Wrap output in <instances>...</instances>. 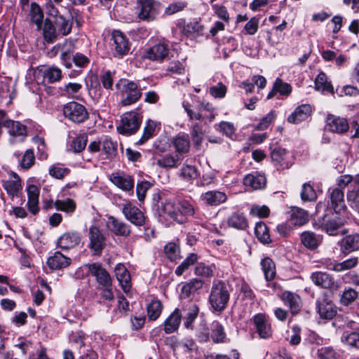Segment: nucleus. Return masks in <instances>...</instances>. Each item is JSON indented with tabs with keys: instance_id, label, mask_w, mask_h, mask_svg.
<instances>
[{
	"instance_id": "f257e3e1",
	"label": "nucleus",
	"mask_w": 359,
	"mask_h": 359,
	"mask_svg": "<svg viewBox=\"0 0 359 359\" xmlns=\"http://www.w3.org/2000/svg\"><path fill=\"white\" fill-rule=\"evenodd\" d=\"M195 215L192 203L187 200H180L177 203L166 201L162 203L161 216L170 224L175 223L183 224L189 221L191 216Z\"/></svg>"
},
{
	"instance_id": "f03ea898",
	"label": "nucleus",
	"mask_w": 359,
	"mask_h": 359,
	"mask_svg": "<svg viewBox=\"0 0 359 359\" xmlns=\"http://www.w3.org/2000/svg\"><path fill=\"white\" fill-rule=\"evenodd\" d=\"M231 290V285L224 280H215L212 282L208 302L213 312L221 313L226 309Z\"/></svg>"
},
{
	"instance_id": "7ed1b4c3",
	"label": "nucleus",
	"mask_w": 359,
	"mask_h": 359,
	"mask_svg": "<svg viewBox=\"0 0 359 359\" xmlns=\"http://www.w3.org/2000/svg\"><path fill=\"white\" fill-rule=\"evenodd\" d=\"M182 106L187 112L189 120L202 121L204 123L212 122L217 114L215 108L210 102H201L196 107V111L191 109V105L189 102L184 101Z\"/></svg>"
},
{
	"instance_id": "20e7f679",
	"label": "nucleus",
	"mask_w": 359,
	"mask_h": 359,
	"mask_svg": "<svg viewBox=\"0 0 359 359\" xmlns=\"http://www.w3.org/2000/svg\"><path fill=\"white\" fill-rule=\"evenodd\" d=\"M142 116L135 111L124 113L117 126L118 133L123 135H132L137 133L142 123Z\"/></svg>"
},
{
	"instance_id": "39448f33",
	"label": "nucleus",
	"mask_w": 359,
	"mask_h": 359,
	"mask_svg": "<svg viewBox=\"0 0 359 359\" xmlns=\"http://www.w3.org/2000/svg\"><path fill=\"white\" fill-rule=\"evenodd\" d=\"M140 84L133 81L126 80L122 86L121 94L122 106H129L136 103L142 96V90Z\"/></svg>"
},
{
	"instance_id": "423d86ee",
	"label": "nucleus",
	"mask_w": 359,
	"mask_h": 359,
	"mask_svg": "<svg viewBox=\"0 0 359 359\" xmlns=\"http://www.w3.org/2000/svg\"><path fill=\"white\" fill-rule=\"evenodd\" d=\"M88 239V248L94 255L100 256L107 245V237L103 231L96 225L90 226Z\"/></svg>"
},
{
	"instance_id": "0eeeda50",
	"label": "nucleus",
	"mask_w": 359,
	"mask_h": 359,
	"mask_svg": "<svg viewBox=\"0 0 359 359\" xmlns=\"http://www.w3.org/2000/svg\"><path fill=\"white\" fill-rule=\"evenodd\" d=\"M63 114L70 121L75 123L85 122L89 118V114L85 106L77 102H69L63 107Z\"/></svg>"
},
{
	"instance_id": "6e6552de",
	"label": "nucleus",
	"mask_w": 359,
	"mask_h": 359,
	"mask_svg": "<svg viewBox=\"0 0 359 359\" xmlns=\"http://www.w3.org/2000/svg\"><path fill=\"white\" fill-rule=\"evenodd\" d=\"M270 155L274 167L278 171L289 169L294 163V157L290 152L280 147L271 149Z\"/></svg>"
},
{
	"instance_id": "1a4fd4ad",
	"label": "nucleus",
	"mask_w": 359,
	"mask_h": 359,
	"mask_svg": "<svg viewBox=\"0 0 359 359\" xmlns=\"http://www.w3.org/2000/svg\"><path fill=\"white\" fill-rule=\"evenodd\" d=\"M256 332L261 339H269L273 335V329L271 327L269 317L265 313H257L251 319Z\"/></svg>"
},
{
	"instance_id": "9d476101",
	"label": "nucleus",
	"mask_w": 359,
	"mask_h": 359,
	"mask_svg": "<svg viewBox=\"0 0 359 359\" xmlns=\"http://www.w3.org/2000/svg\"><path fill=\"white\" fill-rule=\"evenodd\" d=\"M318 222L321 229L330 236H337L340 233H344L342 228L345 220L340 217L324 215L319 219Z\"/></svg>"
},
{
	"instance_id": "9b49d317",
	"label": "nucleus",
	"mask_w": 359,
	"mask_h": 359,
	"mask_svg": "<svg viewBox=\"0 0 359 359\" xmlns=\"http://www.w3.org/2000/svg\"><path fill=\"white\" fill-rule=\"evenodd\" d=\"M122 213L127 220L133 224L142 226L146 224V216L144 213L130 201H127L122 205Z\"/></svg>"
},
{
	"instance_id": "f8f14e48",
	"label": "nucleus",
	"mask_w": 359,
	"mask_h": 359,
	"mask_svg": "<svg viewBox=\"0 0 359 359\" xmlns=\"http://www.w3.org/2000/svg\"><path fill=\"white\" fill-rule=\"evenodd\" d=\"M1 184L6 193L13 198L18 196L22 189V180L13 171L7 172V175L4 176L1 180Z\"/></svg>"
},
{
	"instance_id": "ddd939ff",
	"label": "nucleus",
	"mask_w": 359,
	"mask_h": 359,
	"mask_svg": "<svg viewBox=\"0 0 359 359\" xmlns=\"http://www.w3.org/2000/svg\"><path fill=\"white\" fill-rule=\"evenodd\" d=\"M113 43L111 48L114 50L115 57H122L129 53L130 50V43L128 39L119 30H114L112 32Z\"/></svg>"
},
{
	"instance_id": "4468645a",
	"label": "nucleus",
	"mask_w": 359,
	"mask_h": 359,
	"mask_svg": "<svg viewBox=\"0 0 359 359\" xmlns=\"http://www.w3.org/2000/svg\"><path fill=\"white\" fill-rule=\"evenodd\" d=\"M138 18L142 20H153L158 14L161 4L154 0H138Z\"/></svg>"
},
{
	"instance_id": "2eb2a0df",
	"label": "nucleus",
	"mask_w": 359,
	"mask_h": 359,
	"mask_svg": "<svg viewBox=\"0 0 359 359\" xmlns=\"http://www.w3.org/2000/svg\"><path fill=\"white\" fill-rule=\"evenodd\" d=\"M169 43L165 41L159 42L147 48L144 53V58L162 62L169 55Z\"/></svg>"
},
{
	"instance_id": "dca6fc26",
	"label": "nucleus",
	"mask_w": 359,
	"mask_h": 359,
	"mask_svg": "<svg viewBox=\"0 0 359 359\" xmlns=\"http://www.w3.org/2000/svg\"><path fill=\"white\" fill-rule=\"evenodd\" d=\"M86 266L88 269V273L95 278L100 286L109 287L112 285V278L109 273L101 263L95 262Z\"/></svg>"
},
{
	"instance_id": "f3484780",
	"label": "nucleus",
	"mask_w": 359,
	"mask_h": 359,
	"mask_svg": "<svg viewBox=\"0 0 359 359\" xmlns=\"http://www.w3.org/2000/svg\"><path fill=\"white\" fill-rule=\"evenodd\" d=\"M7 129L9 134L8 142L11 145L23 142L27 136V126L19 121L13 120Z\"/></svg>"
},
{
	"instance_id": "a211bd4d",
	"label": "nucleus",
	"mask_w": 359,
	"mask_h": 359,
	"mask_svg": "<svg viewBox=\"0 0 359 359\" xmlns=\"http://www.w3.org/2000/svg\"><path fill=\"white\" fill-rule=\"evenodd\" d=\"M106 225L109 230L117 236L128 237L130 235V225L114 216L108 217Z\"/></svg>"
},
{
	"instance_id": "6ab92c4d",
	"label": "nucleus",
	"mask_w": 359,
	"mask_h": 359,
	"mask_svg": "<svg viewBox=\"0 0 359 359\" xmlns=\"http://www.w3.org/2000/svg\"><path fill=\"white\" fill-rule=\"evenodd\" d=\"M280 300L285 306H287L292 316L299 313L302 309V302L300 297L292 292L284 291L279 295Z\"/></svg>"
},
{
	"instance_id": "aec40b11",
	"label": "nucleus",
	"mask_w": 359,
	"mask_h": 359,
	"mask_svg": "<svg viewBox=\"0 0 359 359\" xmlns=\"http://www.w3.org/2000/svg\"><path fill=\"white\" fill-rule=\"evenodd\" d=\"M109 179L115 186L125 191H130L133 189V178L124 172H112L109 175Z\"/></svg>"
},
{
	"instance_id": "412c9836",
	"label": "nucleus",
	"mask_w": 359,
	"mask_h": 359,
	"mask_svg": "<svg viewBox=\"0 0 359 359\" xmlns=\"http://www.w3.org/2000/svg\"><path fill=\"white\" fill-rule=\"evenodd\" d=\"M313 283L322 288L334 290L337 288V284L334 278L326 272L316 271L311 275Z\"/></svg>"
},
{
	"instance_id": "4be33fe9",
	"label": "nucleus",
	"mask_w": 359,
	"mask_h": 359,
	"mask_svg": "<svg viewBox=\"0 0 359 359\" xmlns=\"http://www.w3.org/2000/svg\"><path fill=\"white\" fill-rule=\"evenodd\" d=\"M325 128L332 133H343L348 130L349 126L346 118L330 114L326 119Z\"/></svg>"
},
{
	"instance_id": "5701e85b",
	"label": "nucleus",
	"mask_w": 359,
	"mask_h": 359,
	"mask_svg": "<svg viewBox=\"0 0 359 359\" xmlns=\"http://www.w3.org/2000/svg\"><path fill=\"white\" fill-rule=\"evenodd\" d=\"M267 180L264 174L254 172L245 176L243 184L252 190H262L265 189Z\"/></svg>"
},
{
	"instance_id": "b1692460",
	"label": "nucleus",
	"mask_w": 359,
	"mask_h": 359,
	"mask_svg": "<svg viewBox=\"0 0 359 359\" xmlns=\"http://www.w3.org/2000/svg\"><path fill=\"white\" fill-rule=\"evenodd\" d=\"M81 240V235L78 231H67L57 240V246L62 250H69L77 246Z\"/></svg>"
},
{
	"instance_id": "393cba45",
	"label": "nucleus",
	"mask_w": 359,
	"mask_h": 359,
	"mask_svg": "<svg viewBox=\"0 0 359 359\" xmlns=\"http://www.w3.org/2000/svg\"><path fill=\"white\" fill-rule=\"evenodd\" d=\"M182 313L180 309L176 308L163 323V331L169 334L177 331L182 322Z\"/></svg>"
},
{
	"instance_id": "a878e982",
	"label": "nucleus",
	"mask_w": 359,
	"mask_h": 359,
	"mask_svg": "<svg viewBox=\"0 0 359 359\" xmlns=\"http://www.w3.org/2000/svg\"><path fill=\"white\" fill-rule=\"evenodd\" d=\"M200 199L206 205L217 206L226 201L227 196L223 191L212 190L203 193Z\"/></svg>"
},
{
	"instance_id": "bb28decb",
	"label": "nucleus",
	"mask_w": 359,
	"mask_h": 359,
	"mask_svg": "<svg viewBox=\"0 0 359 359\" xmlns=\"http://www.w3.org/2000/svg\"><path fill=\"white\" fill-rule=\"evenodd\" d=\"M116 278L124 292H128L131 287L130 275L123 264L119 263L114 268Z\"/></svg>"
},
{
	"instance_id": "cd10ccee",
	"label": "nucleus",
	"mask_w": 359,
	"mask_h": 359,
	"mask_svg": "<svg viewBox=\"0 0 359 359\" xmlns=\"http://www.w3.org/2000/svg\"><path fill=\"white\" fill-rule=\"evenodd\" d=\"M28 201L27 207L28 210L33 215H36L39 211V200L40 190L35 184H29L26 187Z\"/></svg>"
},
{
	"instance_id": "c85d7f7f",
	"label": "nucleus",
	"mask_w": 359,
	"mask_h": 359,
	"mask_svg": "<svg viewBox=\"0 0 359 359\" xmlns=\"http://www.w3.org/2000/svg\"><path fill=\"white\" fill-rule=\"evenodd\" d=\"M182 313L184 314V325L186 329H192V324L198 317L199 307L194 303L183 305Z\"/></svg>"
},
{
	"instance_id": "c756f323",
	"label": "nucleus",
	"mask_w": 359,
	"mask_h": 359,
	"mask_svg": "<svg viewBox=\"0 0 359 359\" xmlns=\"http://www.w3.org/2000/svg\"><path fill=\"white\" fill-rule=\"evenodd\" d=\"M13 156L18 160V167L22 170H27L35 163V155L32 149H27L22 155L20 151H15Z\"/></svg>"
},
{
	"instance_id": "7c9ffc66",
	"label": "nucleus",
	"mask_w": 359,
	"mask_h": 359,
	"mask_svg": "<svg viewBox=\"0 0 359 359\" xmlns=\"http://www.w3.org/2000/svg\"><path fill=\"white\" fill-rule=\"evenodd\" d=\"M311 112L312 108L310 104H302L294 109L287 120L290 123L297 124L306 120Z\"/></svg>"
},
{
	"instance_id": "2f4dec72",
	"label": "nucleus",
	"mask_w": 359,
	"mask_h": 359,
	"mask_svg": "<svg viewBox=\"0 0 359 359\" xmlns=\"http://www.w3.org/2000/svg\"><path fill=\"white\" fill-rule=\"evenodd\" d=\"M316 90L324 94H334V87L327 74L323 72H320L314 81Z\"/></svg>"
},
{
	"instance_id": "473e14b6",
	"label": "nucleus",
	"mask_w": 359,
	"mask_h": 359,
	"mask_svg": "<svg viewBox=\"0 0 359 359\" xmlns=\"http://www.w3.org/2000/svg\"><path fill=\"white\" fill-rule=\"evenodd\" d=\"M331 205L336 213H340L346 209L344 191L339 188H334L330 194Z\"/></svg>"
},
{
	"instance_id": "72a5a7b5",
	"label": "nucleus",
	"mask_w": 359,
	"mask_h": 359,
	"mask_svg": "<svg viewBox=\"0 0 359 359\" xmlns=\"http://www.w3.org/2000/svg\"><path fill=\"white\" fill-rule=\"evenodd\" d=\"M226 223L228 226L238 229L246 230L248 227V222L243 212H232L227 218Z\"/></svg>"
},
{
	"instance_id": "f704fd0d",
	"label": "nucleus",
	"mask_w": 359,
	"mask_h": 359,
	"mask_svg": "<svg viewBox=\"0 0 359 359\" xmlns=\"http://www.w3.org/2000/svg\"><path fill=\"white\" fill-rule=\"evenodd\" d=\"M46 263L50 269L59 270L68 266L71 264V259L57 251L48 259Z\"/></svg>"
},
{
	"instance_id": "c9c22d12",
	"label": "nucleus",
	"mask_w": 359,
	"mask_h": 359,
	"mask_svg": "<svg viewBox=\"0 0 359 359\" xmlns=\"http://www.w3.org/2000/svg\"><path fill=\"white\" fill-rule=\"evenodd\" d=\"M346 198L352 208L359 210V175L354 177L353 182L347 192Z\"/></svg>"
},
{
	"instance_id": "e433bc0d",
	"label": "nucleus",
	"mask_w": 359,
	"mask_h": 359,
	"mask_svg": "<svg viewBox=\"0 0 359 359\" xmlns=\"http://www.w3.org/2000/svg\"><path fill=\"white\" fill-rule=\"evenodd\" d=\"M318 313L321 318L332 319L337 314V307L334 304L325 299L318 302L317 305Z\"/></svg>"
},
{
	"instance_id": "4c0bfd02",
	"label": "nucleus",
	"mask_w": 359,
	"mask_h": 359,
	"mask_svg": "<svg viewBox=\"0 0 359 359\" xmlns=\"http://www.w3.org/2000/svg\"><path fill=\"white\" fill-rule=\"evenodd\" d=\"M341 251L347 255L359 249V234L346 236L340 242Z\"/></svg>"
},
{
	"instance_id": "58836bf2",
	"label": "nucleus",
	"mask_w": 359,
	"mask_h": 359,
	"mask_svg": "<svg viewBox=\"0 0 359 359\" xmlns=\"http://www.w3.org/2000/svg\"><path fill=\"white\" fill-rule=\"evenodd\" d=\"M204 281L198 278H192L189 282L185 283L181 289V296L183 298H188L195 294L198 290L202 289Z\"/></svg>"
},
{
	"instance_id": "ea45409f",
	"label": "nucleus",
	"mask_w": 359,
	"mask_h": 359,
	"mask_svg": "<svg viewBox=\"0 0 359 359\" xmlns=\"http://www.w3.org/2000/svg\"><path fill=\"white\" fill-rule=\"evenodd\" d=\"M210 330V337L215 344L226 343L229 341L224 327L219 321H213L211 324Z\"/></svg>"
},
{
	"instance_id": "a19ab883",
	"label": "nucleus",
	"mask_w": 359,
	"mask_h": 359,
	"mask_svg": "<svg viewBox=\"0 0 359 359\" xmlns=\"http://www.w3.org/2000/svg\"><path fill=\"white\" fill-rule=\"evenodd\" d=\"M290 221L294 226H303L309 221L307 211L297 207L291 209Z\"/></svg>"
},
{
	"instance_id": "79ce46f5",
	"label": "nucleus",
	"mask_w": 359,
	"mask_h": 359,
	"mask_svg": "<svg viewBox=\"0 0 359 359\" xmlns=\"http://www.w3.org/2000/svg\"><path fill=\"white\" fill-rule=\"evenodd\" d=\"M292 92V86L290 84L283 82L280 78H277L273 86L272 90L267 95V99L273 98L276 93H279L283 96H288Z\"/></svg>"
},
{
	"instance_id": "37998d69",
	"label": "nucleus",
	"mask_w": 359,
	"mask_h": 359,
	"mask_svg": "<svg viewBox=\"0 0 359 359\" xmlns=\"http://www.w3.org/2000/svg\"><path fill=\"white\" fill-rule=\"evenodd\" d=\"M300 238L303 245L311 250H316L322 242V238L311 231L303 232Z\"/></svg>"
},
{
	"instance_id": "c03bdc74",
	"label": "nucleus",
	"mask_w": 359,
	"mask_h": 359,
	"mask_svg": "<svg viewBox=\"0 0 359 359\" xmlns=\"http://www.w3.org/2000/svg\"><path fill=\"white\" fill-rule=\"evenodd\" d=\"M175 151L179 154H187L190 149V140L187 134H180L172 140Z\"/></svg>"
},
{
	"instance_id": "a18cd8bd",
	"label": "nucleus",
	"mask_w": 359,
	"mask_h": 359,
	"mask_svg": "<svg viewBox=\"0 0 359 359\" xmlns=\"http://www.w3.org/2000/svg\"><path fill=\"white\" fill-rule=\"evenodd\" d=\"M204 27L199 22L193 20L184 25L182 32L187 37H197L203 34Z\"/></svg>"
},
{
	"instance_id": "49530a36",
	"label": "nucleus",
	"mask_w": 359,
	"mask_h": 359,
	"mask_svg": "<svg viewBox=\"0 0 359 359\" xmlns=\"http://www.w3.org/2000/svg\"><path fill=\"white\" fill-rule=\"evenodd\" d=\"M255 233L258 241L263 244L272 243L269 228L264 222H257L255 227Z\"/></svg>"
},
{
	"instance_id": "de8ad7c7",
	"label": "nucleus",
	"mask_w": 359,
	"mask_h": 359,
	"mask_svg": "<svg viewBox=\"0 0 359 359\" xmlns=\"http://www.w3.org/2000/svg\"><path fill=\"white\" fill-rule=\"evenodd\" d=\"M262 269L266 280L270 281L274 279L276 274L275 262L270 257H264L261 261Z\"/></svg>"
},
{
	"instance_id": "09e8293b",
	"label": "nucleus",
	"mask_w": 359,
	"mask_h": 359,
	"mask_svg": "<svg viewBox=\"0 0 359 359\" xmlns=\"http://www.w3.org/2000/svg\"><path fill=\"white\" fill-rule=\"evenodd\" d=\"M54 207L57 210L72 214L76 210V204L73 199L67 198L65 200H56L54 202Z\"/></svg>"
},
{
	"instance_id": "8fccbe9b",
	"label": "nucleus",
	"mask_w": 359,
	"mask_h": 359,
	"mask_svg": "<svg viewBox=\"0 0 359 359\" xmlns=\"http://www.w3.org/2000/svg\"><path fill=\"white\" fill-rule=\"evenodd\" d=\"M30 18L32 22L37 26V29H41L43 20V12L39 5L35 2L31 4Z\"/></svg>"
},
{
	"instance_id": "3c124183",
	"label": "nucleus",
	"mask_w": 359,
	"mask_h": 359,
	"mask_svg": "<svg viewBox=\"0 0 359 359\" xmlns=\"http://www.w3.org/2000/svg\"><path fill=\"white\" fill-rule=\"evenodd\" d=\"M178 161L179 157L177 154H167L157 159L156 165L163 168H172L177 167Z\"/></svg>"
},
{
	"instance_id": "603ef678",
	"label": "nucleus",
	"mask_w": 359,
	"mask_h": 359,
	"mask_svg": "<svg viewBox=\"0 0 359 359\" xmlns=\"http://www.w3.org/2000/svg\"><path fill=\"white\" fill-rule=\"evenodd\" d=\"M191 136L194 146L199 149L204 139V131L203 126L200 123H195L191 126Z\"/></svg>"
},
{
	"instance_id": "864d4df0",
	"label": "nucleus",
	"mask_w": 359,
	"mask_h": 359,
	"mask_svg": "<svg viewBox=\"0 0 359 359\" xmlns=\"http://www.w3.org/2000/svg\"><path fill=\"white\" fill-rule=\"evenodd\" d=\"M341 341L350 347L359 349V327L355 331L344 332Z\"/></svg>"
},
{
	"instance_id": "5fc2aeb1",
	"label": "nucleus",
	"mask_w": 359,
	"mask_h": 359,
	"mask_svg": "<svg viewBox=\"0 0 359 359\" xmlns=\"http://www.w3.org/2000/svg\"><path fill=\"white\" fill-rule=\"evenodd\" d=\"M62 77V71L57 67H50L43 72V79L49 83H53L61 80Z\"/></svg>"
},
{
	"instance_id": "6e6d98bb",
	"label": "nucleus",
	"mask_w": 359,
	"mask_h": 359,
	"mask_svg": "<svg viewBox=\"0 0 359 359\" xmlns=\"http://www.w3.org/2000/svg\"><path fill=\"white\" fill-rule=\"evenodd\" d=\"M162 304L158 299H153L147 306V315L151 320H156L162 312Z\"/></svg>"
},
{
	"instance_id": "4d7b16f0",
	"label": "nucleus",
	"mask_w": 359,
	"mask_h": 359,
	"mask_svg": "<svg viewBox=\"0 0 359 359\" xmlns=\"http://www.w3.org/2000/svg\"><path fill=\"white\" fill-rule=\"evenodd\" d=\"M215 266L214 264L207 265L203 262L198 263L194 269V273L198 276L210 278L213 276Z\"/></svg>"
},
{
	"instance_id": "13d9d810",
	"label": "nucleus",
	"mask_w": 359,
	"mask_h": 359,
	"mask_svg": "<svg viewBox=\"0 0 359 359\" xmlns=\"http://www.w3.org/2000/svg\"><path fill=\"white\" fill-rule=\"evenodd\" d=\"M198 257L195 253H191L175 269V274L182 276L191 265L197 262Z\"/></svg>"
},
{
	"instance_id": "bf43d9fd",
	"label": "nucleus",
	"mask_w": 359,
	"mask_h": 359,
	"mask_svg": "<svg viewBox=\"0 0 359 359\" xmlns=\"http://www.w3.org/2000/svg\"><path fill=\"white\" fill-rule=\"evenodd\" d=\"M156 128V123L154 121L149 120L147 122L145 127L144 128L143 134L140 139L138 143L140 144H143L148 140L151 138L154 135V133Z\"/></svg>"
},
{
	"instance_id": "052dcab7",
	"label": "nucleus",
	"mask_w": 359,
	"mask_h": 359,
	"mask_svg": "<svg viewBox=\"0 0 359 359\" xmlns=\"http://www.w3.org/2000/svg\"><path fill=\"white\" fill-rule=\"evenodd\" d=\"M70 173V170L63 165L57 163L51 165L49 168V174L54 178L62 180Z\"/></svg>"
},
{
	"instance_id": "680f3d73",
	"label": "nucleus",
	"mask_w": 359,
	"mask_h": 359,
	"mask_svg": "<svg viewBox=\"0 0 359 359\" xmlns=\"http://www.w3.org/2000/svg\"><path fill=\"white\" fill-rule=\"evenodd\" d=\"M358 297V292L351 287L344 290L341 295L340 302L344 306H348L356 300Z\"/></svg>"
},
{
	"instance_id": "e2e57ef3",
	"label": "nucleus",
	"mask_w": 359,
	"mask_h": 359,
	"mask_svg": "<svg viewBox=\"0 0 359 359\" xmlns=\"http://www.w3.org/2000/svg\"><path fill=\"white\" fill-rule=\"evenodd\" d=\"M56 25L59 33L63 36L68 35L72 31V22L69 20H66L62 15H59L56 18Z\"/></svg>"
},
{
	"instance_id": "0e129e2a",
	"label": "nucleus",
	"mask_w": 359,
	"mask_h": 359,
	"mask_svg": "<svg viewBox=\"0 0 359 359\" xmlns=\"http://www.w3.org/2000/svg\"><path fill=\"white\" fill-rule=\"evenodd\" d=\"M102 150L107 158H113L117 153V144L110 138H105L102 142Z\"/></svg>"
},
{
	"instance_id": "69168bd1",
	"label": "nucleus",
	"mask_w": 359,
	"mask_h": 359,
	"mask_svg": "<svg viewBox=\"0 0 359 359\" xmlns=\"http://www.w3.org/2000/svg\"><path fill=\"white\" fill-rule=\"evenodd\" d=\"M88 137L86 134L80 135L73 139L70 147L76 153L82 151L86 147Z\"/></svg>"
},
{
	"instance_id": "338daca9",
	"label": "nucleus",
	"mask_w": 359,
	"mask_h": 359,
	"mask_svg": "<svg viewBox=\"0 0 359 359\" xmlns=\"http://www.w3.org/2000/svg\"><path fill=\"white\" fill-rule=\"evenodd\" d=\"M250 215L252 217L266 218L270 215V209L266 205H259L254 204L250 208Z\"/></svg>"
},
{
	"instance_id": "774afa93",
	"label": "nucleus",
	"mask_w": 359,
	"mask_h": 359,
	"mask_svg": "<svg viewBox=\"0 0 359 359\" xmlns=\"http://www.w3.org/2000/svg\"><path fill=\"white\" fill-rule=\"evenodd\" d=\"M320 359H337V352L331 346H323L318 348L316 353Z\"/></svg>"
}]
</instances>
